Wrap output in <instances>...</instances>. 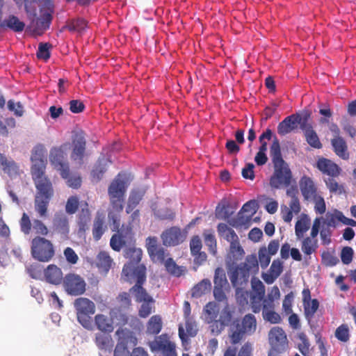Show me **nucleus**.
Instances as JSON below:
<instances>
[{
	"label": "nucleus",
	"instance_id": "f257e3e1",
	"mask_svg": "<svg viewBox=\"0 0 356 356\" xmlns=\"http://www.w3.org/2000/svg\"><path fill=\"white\" fill-rule=\"evenodd\" d=\"M270 156L274 167V172L270 179V185L273 188L289 186L292 180V172L287 163L283 159L281 147L277 137L270 147Z\"/></svg>",
	"mask_w": 356,
	"mask_h": 356
},
{
	"label": "nucleus",
	"instance_id": "f03ea898",
	"mask_svg": "<svg viewBox=\"0 0 356 356\" xmlns=\"http://www.w3.org/2000/svg\"><path fill=\"white\" fill-rule=\"evenodd\" d=\"M37 193L34 207L41 218L47 216L48 206L54 195V188L51 180L46 176L45 170L31 173Z\"/></svg>",
	"mask_w": 356,
	"mask_h": 356
},
{
	"label": "nucleus",
	"instance_id": "7ed1b4c3",
	"mask_svg": "<svg viewBox=\"0 0 356 356\" xmlns=\"http://www.w3.org/2000/svg\"><path fill=\"white\" fill-rule=\"evenodd\" d=\"M259 271L258 260L255 255L248 256L245 263L229 268L228 274L232 286L237 290L248 281L250 274Z\"/></svg>",
	"mask_w": 356,
	"mask_h": 356
},
{
	"label": "nucleus",
	"instance_id": "20e7f679",
	"mask_svg": "<svg viewBox=\"0 0 356 356\" xmlns=\"http://www.w3.org/2000/svg\"><path fill=\"white\" fill-rule=\"evenodd\" d=\"M257 320L252 314L245 315L241 319L234 320L229 327L230 342L236 345L245 337L251 335L256 331Z\"/></svg>",
	"mask_w": 356,
	"mask_h": 356
},
{
	"label": "nucleus",
	"instance_id": "39448f33",
	"mask_svg": "<svg viewBox=\"0 0 356 356\" xmlns=\"http://www.w3.org/2000/svg\"><path fill=\"white\" fill-rule=\"evenodd\" d=\"M136 239L133 232V225L130 223L122 225L120 229L116 231L110 239L111 248L116 252H120L122 248H127L135 245Z\"/></svg>",
	"mask_w": 356,
	"mask_h": 356
},
{
	"label": "nucleus",
	"instance_id": "423d86ee",
	"mask_svg": "<svg viewBox=\"0 0 356 356\" xmlns=\"http://www.w3.org/2000/svg\"><path fill=\"white\" fill-rule=\"evenodd\" d=\"M68 145L67 143H63L59 147H53L49 152V162L53 168L60 172L63 179H67L70 173L69 163L65 153Z\"/></svg>",
	"mask_w": 356,
	"mask_h": 356
},
{
	"label": "nucleus",
	"instance_id": "0eeeda50",
	"mask_svg": "<svg viewBox=\"0 0 356 356\" xmlns=\"http://www.w3.org/2000/svg\"><path fill=\"white\" fill-rule=\"evenodd\" d=\"M52 243L41 236H35L31 241V254L34 259L42 262L49 261L54 256Z\"/></svg>",
	"mask_w": 356,
	"mask_h": 356
},
{
	"label": "nucleus",
	"instance_id": "6e6552de",
	"mask_svg": "<svg viewBox=\"0 0 356 356\" xmlns=\"http://www.w3.org/2000/svg\"><path fill=\"white\" fill-rule=\"evenodd\" d=\"M74 306L76 311L78 321L86 329L92 328V321L90 315L95 312V303L86 298H79L75 300Z\"/></svg>",
	"mask_w": 356,
	"mask_h": 356
},
{
	"label": "nucleus",
	"instance_id": "1a4fd4ad",
	"mask_svg": "<svg viewBox=\"0 0 356 356\" xmlns=\"http://www.w3.org/2000/svg\"><path fill=\"white\" fill-rule=\"evenodd\" d=\"M134 277L136 279V282L129 289V293L134 296L135 300L137 302L143 301H153V298L147 293L143 284L146 281V268L144 265L138 266L134 270Z\"/></svg>",
	"mask_w": 356,
	"mask_h": 356
},
{
	"label": "nucleus",
	"instance_id": "9d476101",
	"mask_svg": "<svg viewBox=\"0 0 356 356\" xmlns=\"http://www.w3.org/2000/svg\"><path fill=\"white\" fill-rule=\"evenodd\" d=\"M63 285L67 294L80 296L85 293L86 283L83 278L74 273L67 274L63 279Z\"/></svg>",
	"mask_w": 356,
	"mask_h": 356
},
{
	"label": "nucleus",
	"instance_id": "9b49d317",
	"mask_svg": "<svg viewBox=\"0 0 356 356\" xmlns=\"http://www.w3.org/2000/svg\"><path fill=\"white\" fill-rule=\"evenodd\" d=\"M72 148L71 159L81 165L83 163L86 149V140L83 131L80 130L73 134L72 137Z\"/></svg>",
	"mask_w": 356,
	"mask_h": 356
},
{
	"label": "nucleus",
	"instance_id": "f8f14e48",
	"mask_svg": "<svg viewBox=\"0 0 356 356\" xmlns=\"http://www.w3.org/2000/svg\"><path fill=\"white\" fill-rule=\"evenodd\" d=\"M268 338L272 346L270 351L279 355L286 349L288 346L286 335L281 327H273L269 332Z\"/></svg>",
	"mask_w": 356,
	"mask_h": 356
},
{
	"label": "nucleus",
	"instance_id": "ddd939ff",
	"mask_svg": "<svg viewBox=\"0 0 356 356\" xmlns=\"http://www.w3.org/2000/svg\"><path fill=\"white\" fill-rule=\"evenodd\" d=\"M143 251L140 248H137L134 245L129 247L124 250V257L129 259V262L124 264L122 268V275L129 278L130 275L134 276V270L138 267H135L141 261Z\"/></svg>",
	"mask_w": 356,
	"mask_h": 356
},
{
	"label": "nucleus",
	"instance_id": "4468645a",
	"mask_svg": "<svg viewBox=\"0 0 356 356\" xmlns=\"http://www.w3.org/2000/svg\"><path fill=\"white\" fill-rule=\"evenodd\" d=\"M45 148L43 145L39 144L34 147L31 152V160L32 165L31 173L38 170H45L47 166V159L45 158Z\"/></svg>",
	"mask_w": 356,
	"mask_h": 356
},
{
	"label": "nucleus",
	"instance_id": "2eb2a0df",
	"mask_svg": "<svg viewBox=\"0 0 356 356\" xmlns=\"http://www.w3.org/2000/svg\"><path fill=\"white\" fill-rule=\"evenodd\" d=\"M161 238L164 245L175 246L185 240L186 235L182 233L179 227H172L165 229L162 233Z\"/></svg>",
	"mask_w": 356,
	"mask_h": 356
},
{
	"label": "nucleus",
	"instance_id": "dca6fc26",
	"mask_svg": "<svg viewBox=\"0 0 356 356\" xmlns=\"http://www.w3.org/2000/svg\"><path fill=\"white\" fill-rule=\"evenodd\" d=\"M302 294L304 314L308 322H310L319 307V302L317 299H311V292L308 288L304 289Z\"/></svg>",
	"mask_w": 356,
	"mask_h": 356
},
{
	"label": "nucleus",
	"instance_id": "f3484780",
	"mask_svg": "<svg viewBox=\"0 0 356 356\" xmlns=\"http://www.w3.org/2000/svg\"><path fill=\"white\" fill-rule=\"evenodd\" d=\"M52 229L63 238H67L70 232L69 220L63 211L56 212L52 221Z\"/></svg>",
	"mask_w": 356,
	"mask_h": 356
},
{
	"label": "nucleus",
	"instance_id": "a211bd4d",
	"mask_svg": "<svg viewBox=\"0 0 356 356\" xmlns=\"http://www.w3.org/2000/svg\"><path fill=\"white\" fill-rule=\"evenodd\" d=\"M316 167L322 174L328 177H339L341 172V169L337 164L324 157L318 159Z\"/></svg>",
	"mask_w": 356,
	"mask_h": 356
},
{
	"label": "nucleus",
	"instance_id": "6ab92c4d",
	"mask_svg": "<svg viewBox=\"0 0 356 356\" xmlns=\"http://www.w3.org/2000/svg\"><path fill=\"white\" fill-rule=\"evenodd\" d=\"M339 222L346 225L356 227V220L346 217L341 211L337 209L326 213L325 222L328 227H334Z\"/></svg>",
	"mask_w": 356,
	"mask_h": 356
},
{
	"label": "nucleus",
	"instance_id": "aec40b11",
	"mask_svg": "<svg viewBox=\"0 0 356 356\" xmlns=\"http://www.w3.org/2000/svg\"><path fill=\"white\" fill-rule=\"evenodd\" d=\"M229 243V250L227 256V263L229 268L241 260L245 254V251L240 244L239 238Z\"/></svg>",
	"mask_w": 356,
	"mask_h": 356
},
{
	"label": "nucleus",
	"instance_id": "412c9836",
	"mask_svg": "<svg viewBox=\"0 0 356 356\" xmlns=\"http://www.w3.org/2000/svg\"><path fill=\"white\" fill-rule=\"evenodd\" d=\"M300 191L305 200H309L311 198H315L318 195L317 188L312 180L308 176L304 175L299 181Z\"/></svg>",
	"mask_w": 356,
	"mask_h": 356
},
{
	"label": "nucleus",
	"instance_id": "4be33fe9",
	"mask_svg": "<svg viewBox=\"0 0 356 356\" xmlns=\"http://www.w3.org/2000/svg\"><path fill=\"white\" fill-rule=\"evenodd\" d=\"M118 337L117 344L122 347H128V345L136 346L137 344V338L134 333L127 328H119L115 332Z\"/></svg>",
	"mask_w": 356,
	"mask_h": 356
},
{
	"label": "nucleus",
	"instance_id": "5701e85b",
	"mask_svg": "<svg viewBox=\"0 0 356 356\" xmlns=\"http://www.w3.org/2000/svg\"><path fill=\"white\" fill-rule=\"evenodd\" d=\"M47 282L58 285L63 282V272L60 268L54 264H50L44 271Z\"/></svg>",
	"mask_w": 356,
	"mask_h": 356
},
{
	"label": "nucleus",
	"instance_id": "b1692460",
	"mask_svg": "<svg viewBox=\"0 0 356 356\" xmlns=\"http://www.w3.org/2000/svg\"><path fill=\"white\" fill-rule=\"evenodd\" d=\"M0 166L4 173L10 177H14L19 175V168L15 161L8 159L3 154H0Z\"/></svg>",
	"mask_w": 356,
	"mask_h": 356
},
{
	"label": "nucleus",
	"instance_id": "393cba45",
	"mask_svg": "<svg viewBox=\"0 0 356 356\" xmlns=\"http://www.w3.org/2000/svg\"><path fill=\"white\" fill-rule=\"evenodd\" d=\"M95 343L101 350L111 352L113 341L111 336L107 332H99L95 335Z\"/></svg>",
	"mask_w": 356,
	"mask_h": 356
},
{
	"label": "nucleus",
	"instance_id": "a878e982",
	"mask_svg": "<svg viewBox=\"0 0 356 356\" xmlns=\"http://www.w3.org/2000/svg\"><path fill=\"white\" fill-rule=\"evenodd\" d=\"M294 114L287 116L277 126V133L280 136H285L297 128Z\"/></svg>",
	"mask_w": 356,
	"mask_h": 356
},
{
	"label": "nucleus",
	"instance_id": "bb28decb",
	"mask_svg": "<svg viewBox=\"0 0 356 356\" xmlns=\"http://www.w3.org/2000/svg\"><path fill=\"white\" fill-rule=\"evenodd\" d=\"M335 154L342 159L347 160L349 158L348 147L346 141L341 137H335L331 141Z\"/></svg>",
	"mask_w": 356,
	"mask_h": 356
},
{
	"label": "nucleus",
	"instance_id": "cd10ccee",
	"mask_svg": "<svg viewBox=\"0 0 356 356\" xmlns=\"http://www.w3.org/2000/svg\"><path fill=\"white\" fill-rule=\"evenodd\" d=\"M95 323L102 332L111 333L114 329L112 319L102 314L95 316Z\"/></svg>",
	"mask_w": 356,
	"mask_h": 356
},
{
	"label": "nucleus",
	"instance_id": "c85d7f7f",
	"mask_svg": "<svg viewBox=\"0 0 356 356\" xmlns=\"http://www.w3.org/2000/svg\"><path fill=\"white\" fill-rule=\"evenodd\" d=\"M108 192L109 197H124L126 192L124 181L115 179L109 186Z\"/></svg>",
	"mask_w": 356,
	"mask_h": 356
},
{
	"label": "nucleus",
	"instance_id": "c756f323",
	"mask_svg": "<svg viewBox=\"0 0 356 356\" xmlns=\"http://www.w3.org/2000/svg\"><path fill=\"white\" fill-rule=\"evenodd\" d=\"M311 220L306 214H302L295 225V232L298 238H302L310 227Z\"/></svg>",
	"mask_w": 356,
	"mask_h": 356
},
{
	"label": "nucleus",
	"instance_id": "7c9ffc66",
	"mask_svg": "<svg viewBox=\"0 0 356 356\" xmlns=\"http://www.w3.org/2000/svg\"><path fill=\"white\" fill-rule=\"evenodd\" d=\"M111 163L110 159L102 158L99 159L97 163L95 165L91 175L93 179L96 181H99L105 172L107 170V167Z\"/></svg>",
	"mask_w": 356,
	"mask_h": 356
},
{
	"label": "nucleus",
	"instance_id": "2f4dec72",
	"mask_svg": "<svg viewBox=\"0 0 356 356\" xmlns=\"http://www.w3.org/2000/svg\"><path fill=\"white\" fill-rule=\"evenodd\" d=\"M252 216L251 214L239 211L236 218H231L228 223L234 227H248L251 223Z\"/></svg>",
	"mask_w": 356,
	"mask_h": 356
},
{
	"label": "nucleus",
	"instance_id": "473e14b6",
	"mask_svg": "<svg viewBox=\"0 0 356 356\" xmlns=\"http://www.w3.org/2000/svg\"><path fill=\"white\" fill-rule=\"evenodd\" d=\"M0 26H6L15 32H22L24 29L25 24L20 21L17 17L11 15L5 19L3 23L0 24Z\"/></svg>",
	"mask_w": 356,
	"mask_h": 356
},
{
	"label": "nucleus",
	"instance_id": "72a5a7b5",
	"mask_svg": "<svg viewBox=\"0 0 356 356\" xmlns=\"http://www.w3.org/2000/svg\"><path fill=\"white\" fill-rule=\"evenodd\" d=\"M104 217L102 213H97L92 227V236L95 241H99L105 232Z\"/></svg>",
	"mask_w": 356,
	"mask_h": 356
},
{
	"label": "nucleus",
	"instance_id": "f704fd0d",
	"mask_svg": "<svg viewBox=\"0 0 356 356\" xmlns=\"http://www.w3.org/2000/svg\"><path fill=\"white\" fill-rule=\"evenodd\" d=\"M283 270L282 263L279 260H274L270 268V275H266L264 280L268 284H272Z\"/></svg>",
	"mask_w": 356,
	"mask_h": 356
},
{
	"label": "nucleus",
	"instance_id": "c9c22d12",
	"mask_svg": "<svg viewBox=\"0 0 356 356\" xmlns=\"http://www.w3.org/2000/svg\"><path fill=\"white\" fill-rule=\"evenodd\" d=\"M218 236L223 238L227 242H231L238 238L235 231L225 223H219L217 226Z\"/></svg>",
	"mask_w": 356,
	"mask_h": 356
},
{
	"label": "nucleus",
	"instance_id": "e433bc0d",
	"mask_svg": "<svg viewBox=\"0 0 356 356\" xmlns=\"http://www.w3.org/2000/svg\"><path fill=\"white\" fill-rule=\"evenodd\" d=\"M51 19L52 17L50 13L45 12L42 14L40 17L37 18L35 22L33 20L32 22L33 25L35 23L34 31L42 33L44 31L49 29Z\"/></svg>",
	"mask_w": 356,
	"mask_h": 356
},
{
	"label": "nucleus",
	"instance_id": "4c0bfd02",
	"mask_svg": "<svg viewBox=\"0 0 356 356\" xmlns=\"http://www.w3.org/2000/svg\"><path fill=\"white\" fill-rule=\"evenodd\" d=\"M113 264V259L109 254L105 251H101L97 256V266L98 268L108 273Z\"/></svg>",
	"mask_w": 356,
	"mask_h": 356
},
{
	"label": "nucleus",
	"instance_id": "58836bf2",
	"mask_svg": "<svg viewBox=\"0 0 356 356\" xmlns=\"http://www.w3.org/2000/svg\"><path fill=\"white\" fill-rule=\"evenodd\" d=\"M162 329V319L159 315L152 316L147 323V332L149 334H157Z\"/></svg>",
	"mask_w": 356,
	"mask_h": 356
},
{
	"label": "nucleus",
	"instance_id": "ea45409f",
	"mask_svg": "<svg viewBox=\"0 0 356 356\" xmlns=\"http://www.w3.org/2000/svg\"><path fill=\"white\" fill-rule=\"evenodd\" d=\"M211 284L210 280L208 279L202 280L192 289V296L195 298H200L202 295L209 292L211 290Z\"/></svg>",
	"mask_w": 356,
	"mask_h": 356
},
{
	"label": "nucleus",
	"instance_id": "a19ab883",
	"mask_svg": "<svg viewBox=\"0 0 356 356\" xmlns=\"http://www.w3.org/2000/svg\"><path fill=\"white\" fill-rule=\"evenodd\" d=\"M294 115L296 117V127H298V124H299L300 129L304 131V133H306L307 130L313 129L312 126L308 123L311 116V113L309 111L303 112L301 114L296 113Z\"/></svg>",
	"mask_w": 356,
	"mask_h": 356
},
{
	"label": "nucleus",
	"instance_id": "79ce46f5",
	"mask_svg": "<svg viewBox=\"0 0 356 356\" xmlns=\"http://www.w3.org/2000/svg\"><path fill=\"white\" fill-rule=\"evenodd\" d=\"M156 346L163 356H177L175 344L168 340L156 341Z\"/></svg>",
	"mask_w": 356,
	"mask_h": 356
},
{
	"label": "nucleus",
	"instance_id": "37998d69",
	"mask_svg": "<svg viewBox=\"0 0 356 356\" xmlns=\"http://www.w3.org/2000/svg\"><path fill=\"white\" fill-rule=\"evenodd\" d=\"M318 247L317 239H313L307 236L302 241L301 250L306 255H311L312 253H314Z\"/></svg>",
	"mask_w": 356,
	"mask_h": 356
},
{
	"label": "nucleus",
	"instance_id": "c03bdc74",
	"mask_svg": "<svg viewBox=\"0 0 356 356\" xmlns=\"http://www.w3.org/2000/svg\"><path fill=\"white\" fill-rule=\"evenodd\" d=\"M205 245L209 248V251L213 255L217 252V242L213 232L211 230H205L203 234Z\"/></svg>",
	"mask_w": 356,
	"mask_h": 356
},
{
	"label": "nucleus",
	"instance_id": "a18cd8bd",
	"mask_svg": "<svg viewBox=\"0 0 356 356\" xmlns=\"http://www.w3.org/2000/svg\"><path fill=\"white\" fill-rule=\"evenodd\" d=\"M337 177H328L327 179H325L324 181L331 193L341 195L344 192V188L343 185L337 182L336 180Z\"/></svg>",
	"mask_w": 356,
	"mask_h": 356
},
{
	"label": "nucleus",
	"instance_id": "49530a36",
	"mask_svg": "<svg viewBox=\"0 0 356 356\" xmlns=\"http://www.w3.org/2000/svg\"><path fill=\"white\" fill-rule=\"evenodd\" d=\"M229 207V204L227 202H223L222 204H219L216 209V216L219 219H222L225 220H229L231 216L234 213V211H229L228 208Z\"/></svg>",
	"mask_w": 356,
	"mask_h": 356
},
{
	"label": "nucleus",
	"instance_id": "de8ad7c7",
	"mask_svg": "<svg viewBox=\"0 0 356 356\" xmlns=\"http://www.w3.org/2000/svg\"><path fill=\"white\" fill-rule=\"evenodd\" d=\"M87 26V22L81 18H79L76 19H72L69 22L66 26L63 27V29H67L70 31H76L81 32Z\"/></svg>",
	"mask_w": 356,
	"mask_h": 356
},
{
	"label": "nucleus",
	"instance_id": "09e8293b",
	"mask_svg": "<svg viewBox=\"0 0 356 356\" xmlns=\"http://www.w3.org/2000/svg\"><path fill=\"white\" fill-rule=\"evenodd\" d=\"M298 337L300 341V342L297 344L298 349L303 356H309L310 343L307 335L305 333L301 332L298 334Z\"/></svg>",
	"mask_w": 356,
	"mask_h": 356
},
{
	"label": "nucleus",
	"instance_id": "8fccbe9b",
	"mask_svg": "<svg viewBox=\"0 0 356 356\" xmlns=\"http://www.w3.org/2000/svg\"><path fill=\"white\" fill-rule=\"evenodd\" d=\"M269 305L265 304L263 306V317L264 319L271 323H279L281 321L280 316L275 312L268 309Z\"/></svg>",
	"mask_w": 356,
	"mask_h": 356
},
{
	"label": "nucleus",
	"instance_id": "3c124183",
	"mask_svg": "<svg viewBox=\"0 0 356 356\" xmlns=\"http://www.w3.org/2000/svg\"><path fill=\"white\" fill-rule=\"evenodd\" d=\"M305 136L307 143L312 147L316 149L322 148V143H321L319 138L314 129L307 130L305 133Z\"/></svg>",
	"mask_w": 356,
	"mask_h": 356
},
{
	"label": "nucleus",
	"instance_id": "603ef678",
	"mask_svg": "<svg viewBox=\"0 0 356 356\" xmlns=\"http://www.w3.org/2000/svg\"><path fill=\"white\" fill-rule=\"evenodd\" d=\"M141 200L142 195L140 192L132 191L129 197L127 206L126 207V212L127 213H131Z\"/></svg>",
	"mask_w": 356,
	"mask_h": 356
},
{
	"label": "nucleus",
	"instance_id": "864d4df0",
	"mask_svg": "<svg viewBox=\"0 0 356 356\" xmlns=\"http://www.w3.org/2000/svg\"><path fill=\"white\" fill-rule=\"evenodd\" d=\"M213 283L214 286H226L228 284L226 274L223 268L218 267L215 270Z\"/></svg>",
	"mask_w": 356,
	"mask_h": 356
},
{
	"label": "nucleus",
	"instance_id": "5fc2aeb1",
	"mask_svg": "<svg viewBox=\"0 0 356 356\" xmlns=\"http://www.w3.org/2000/svg\"><path fill=\"white\" fill-rule=\"evenodd\" d=\"M250 303L252 311L254 313L259 312L261 307L265 304L268 305V300L264 299V296H260L255 294H252L250 296Z\"/></svg>",
	"mask_w": 356,
	"mask_h": 356
},
{
	"label": "nucleus",
	"instance_id": "6e6d98bb",
	"mask_svg": "<svg viewBox=\"0 0 356 356\" xmlns=\"http://www.w3.org/2000/svg\"><path fill=\"white\" fill-rule=\"evenodd\" d=\"M204 312L208 321H213L217 318L219 313L218 305L214 302H209L205 305Z\"/></svg>",
	"mask_w": 356,
	"mask_h": 356
},
{
	"label": "nucleus",
	"instance_id": "4d7b16f0",
	"mask_svg": "<svg viewBox=\"0 0 356 356\" xmlns=\"http://www.w3.org/2000/svg\"><path fill=\"white\" fill-rule=\"evenodd\" d=\"M26 270L29 275L36 280L41 279L44 271L43 266L38 263H34L28 266Z\"/></svg>",
	"mask_w": 356,
	"mask_h": 356
},
{
	"label": "nucleus",
	"instance_id": "13d9d810",
	"mask_svg": "<svg viewBox=\"0 0 356 356\" xmlns=\"http://www.w3.org/2000/svg\"><path fill=\"white\" fill-rule=\"evenodd\" d=\"M335 337L341 342H347L350 339L349 327L347 324L339 325L335 330Z\"/></svg>",
	"mask_w": 356,
	"mask_h": 356
},
{
	"label": "nucleus",
	"instance_id": "bf43d9fd",
	"mask_svg": "<svg viewBox=\"0 0 356 356\" xmlns=\"http://www.w3.org/2000/svg\"><path fill=\"white\" fill-rule=\"evenodd\" d=\"M79 198L76 196H70L65 204V211L68 214L75 213L79 209Z\"/></svg>",
	"mask_w": 356,
	"mask_h": 356
},
{
	"label": "nucleus",
	"instance_id": "052dcab7",
	"mask_svg": "<svg viewBox=\"0 0 356 356\" xmlns=\"http://www.w3.org/2000/svg\"><path fill=\"white\" fill-rule=\"evenodd\" d=\"M165 266L168 273L179 277L182 274V270L178 266L172 258H168L165 263Z\"/></svg>",
	"mask_w": 356,
	"mask_h": 356
},
{
	"label": "nucleus",
	"instance_id": "680f3d73",
	"mask_svg": "<svg viewBox=\"0 0 356 356\" xmlns=\"http://www.w3.org/2000/svg\"><path fill=\"white\" fill-rule=\"evenodd\" d=\"M309 200H312L314 202V210L316 213L323 214L326 210V205L324 198L320 195L315 196V198H311Z\"/></svg>",
	"mask_w": 356,
	"mask_h": 356
},
{
	"label": "nucleus",
	"instance_id": "e2e57ef3",
	"mask_svg": "<svg viewBox=\"0 0 356 356\" xmlns=\"http://www.w3.org/2000/svg\"><path fill=\"white\" fill-rule=\"evenodd\" d=\"M51 46L49 43H40L37 51V57L47 60L50 58L49 49Z\"/></svg>",
	"mask_w": 356,
	"mask_h": 356
},
{
	"label": "nucleus",
	"instance_id": "0e129e2a",
	"mask_svg": "<svg viewBox=\"0 0 356 356\" xmlns=\"http://www.w3.org/2000/svg\"><path fill=\"white\" fill-rule=\"evenodd\" d=\"M110 202L111 205V210L110 211H113L114 213H120L123 210V204L124 202V197H109Z\"/></svg>",
	"mask_w": 356,
	"mask_h": 356
},
{
	"label": "nucleus",
	"instance_id": "69168bd1",
	"mask_svg": "<svg viewBox=\"0 0 356 356\" xmlns=\"http://www.w3.org/2000/svg\"><path fill=\"white\" fill-rule=\"evenodd\" d=\"M8 108L9 111L13 112L14 115L17 117H22L24 114V107L22 104L18 102L15 103L13 99H10L7 103Z\"/></svg>",
	"mask_w": 356,
	"mask_h": 356
},
{
	"label": "nucleus",
	"instance_id": "338daca9",
	"mask_svg": "<svg viewBox=\"0 0 356 356\" xmlns=\"http://www.w3.org/2000/svg\"><path fill=\"white\" fill-rule=\"evenodd\" d=\"M19 225L21 231L24 234H29L31 231V222L29 216L26 213H23L22 216L19 220Z\"/></svg>",
	"mask_w": 356,
	"mask_h": 356
},
{
	"label": "nucleus",
	"instance_id": "774afa93",
	"mask_svg": "<svg viewBox=\"0 0 356 356\" xmlns=\"http://www.w3.org/2000/svg\"><path fill=\"white\" fill-rule=\"evenodd\" d=\"M258 255L261 267L266 268L270 262V255L267 252V249L265 247L261 248L259 250Z\"/></svg>",
	"mask_w": 356,
	"mask_h": 356
}]
</instances>
